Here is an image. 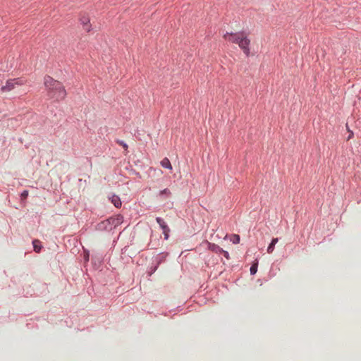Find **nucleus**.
<instances>
[{
	"mask_svg": "<svg viewBox=\"0 0 361 361\" xmlns=\"http://www.w3.org/2000/svg\"><path fill=\"white\" fill-rule=\"evenodd\" d=\"M161 166L165 169H168L169 170H172V165L168 158H164L161 161Z\"/></svg>",
	"mask_w": 361,
	"mask_h": 361,
	"instance_id": "nucleus-7",
	"label": "nucleus"
},
{
	"mask_svg": "<svg viewBox=\"0 0 361 361\" xmlns=\"http://www.w3.org/2000/svg\"><path fill=\"white\" fill-rule=\"evenodd\" d=\"M44 84L47 90L48 96L50 99L56 101L63 100L66 96V91L63 85L54 80L50 76H45Z\"/></svg>",
	"mask_w": 361,
	"mask_h": 361,
	"instance_id": "nucleus-1",
	"label": "nucleus"
},
{
	"mask_svg": "<svg viewBox=\"0 0 361 361\" xmlns=\"http://www.w3.org/2000/svg\"><path fill=\"white\" fill-rule=\"evenodd\" d=\"M220 253H222L226 259H229V254L227 251L223 250Z\"/></svg>",
	"mask_w": 361,
	"mask_h": 361,
	"instance_id": "nucleus-19",
	"label": "nucleus"
},
{
	"mask_svg": "<svg viewBox=\"0 0 361 361\" xmlns=\"http://www.w3.org/2000/svg\"><path fill=\"white\" fill-rule=\"evenodd\" d=\"M24 83L25 82L20 78L10 79L6 81L5 85L1 87V90L2 92H10L13 90L16 85H23Z\"/></svg>",
	"mask_w": 361,
	"mask_h": 361,
	"instance_id": "nucleus-3",
	"label": "nucleus"
},
{
	"mask_svg": "<svg viewBox=\"0 0 361 361\" xmlns=\"http://www.w3.org/2000/svg\"><path fill=\"white\" fill-rule=\"evenodd\" d=\"M231 241L234 244H238L240 243V236L237 234H233L231 237Z\"/></svg>",
	"mask_w": 361,
	"mask_h": 361,
	"instance_id": "nucleus-13",
	"label": "nucleus"
},
{
	"mask_svg": "<svg viewBox=\"0 0 361 361\" xmlns=\"http://www.w3.org/2000/svg\"><path fill=\"white\" fill-rule=\"evenodd\" d=\"M156 221L159 224V226L161 228L162 230L164 229V227L168 226L165 221H164V219H162L160 217H157Z\"/></svg>",
	"mask_w": 361,
	"mask_h": 361,
	"instance_id": "nucleus-12",
	"label": "nucleus"
},
{
	"mask_svg": "<svg viewBox=\"0 0 361 361\" xmlns=\"http://www.w3.org/2000/svg\"><path fill=\"white\" fill-rule=\"evenodd\" d=\"M32 243L34 246V250L36 252H39V251L41 250V246L39 245L40 241L38 240H35Z\"/></svg>",
	"mask_w": 361,
	"mask_h": 361,
	"instance_id": "nucleus-11",
	"label": "nucleus"
},
{
	"mask_svg": "<svg viewBox=\"0 0 361 361\" xmlns=\"http://www.w3.org/2000/svg\"><path fill=\"white\" fill-rule=\"evenodd\" d=\"M28 195V191L27 190H24L22 193H21V197L22 199H25Z\"/></svg>",
	"mask_w": 361,
	"mask_h": 361,
	"instance_id": "nucleus-17",
	"label": "nucleus"
},
{
	"mask_svg": "<svg viewBox=\"0 0 361 361\" xmlns=\"http://www.w3.org/2000/svg\"><path fill=\"white\" fill-rule=\"evenodd\" d=\"M250 271V274L252 275L256 274L257 271V262L255 263L251 266Z\"/></svg>",
	"mask_w": 361,
	"mask_h": 361,
	"instance_id": "nucleus-15",
	"label": "nucleus"
},
{
	"mask_svg": "<svg viewBox=\"0 0 361 361\" xmlns=\"http://www.w3.org/2000/svg\"><path fill=\"white\" fill-rule=\"evenodd\" d=\"M205 243L207 245L208 250H209L214 252L220 253L221 251H223V249L216 244L211 243L208 241H207Z\"/></svg>",
	"mask_w": 361,
	"mask_h": 361,
	"instance_id": "nucleus-6",
	"label": "nucleus"
},
{
	"mask_svg": "<svg viewBox=\"0 0 361 361\" xmlns=\"http://www.w3.org/2000/svg\"><path fill=\"white\" fill-rule=\"evenodd\" d=\"M119 145H121L125 149H128V145L127 144H126L123 141H119L118 142Z\"/></svg>",
	"mask_w": 361,
	"mask_h": 361,
	"instance_id": "nucleus-18",
	"label": "nucleus"
},
{
	"mask_svg": "<svg viewBox=\"0 0 361 361\" xmlns=\"http://www.w3.org/2000/svg\"><path fill=\"white\" fill-rule=\"evenodd\" d=\"M224 39L233 44H236L242 49L243 53L249 56L250 54V39L245 32H228L224 36Z\"/></svg>",
	"mask_w": 361,
	"mask_h": 361,
	"instance_id": "nucleus-2",
	"label": "nucleus"
},
{
	"mask_svg": "<svg viewBox=\"0 0 361 361\" xmlns=\"http://www.w3.org/2000/svg\"><path fill=\"white\" fill-rule=\"evenodd\" d=\"M80 21L82 25V28L86 32H90L92 30V25L90 24V19L87 16H82L80 18Z\"/></svg>",
	"mask_w": 361,
	"mask_h": 361,
	"instance_id": "nucleus-5",
	"label": "nucleus"
},
{
	"mask_svg": "<svg viewBox=\"0 0 361 361\" xmlns=\"http://www.w3.org/2000/svg\"><path fill=\"white\" fill-rule=\"evenodd\" d=\"M352 135H353V133H351V134H349V137H348V140L351 138Z\"/></svg>",
	"mask_w": 361,
	"mask_h": 361,
	"instance_id": "nucleus-20",
	"label": "nucleus"
},
{
	"mask_svg": "<svg viewBox=\"0 0 361 361\" xmlns=\"http://www.w3.org/2000/svg\"><path fill=\"white\" fill-rule=\"evenodd\" d=\"M279 241V239L277 238H274L272 239L271 243L269 244V245L267 247V252L268 253H272L274 250V247H275V245L278 243Z\"/></svg>",
	"mask_w": 361,
	"mask_h": 361,
	"instance_id": "nucleus-9",
	"label": "nucleus"
},
{
	"mask_svg": "<svg viewBox=\"0 0 361 361\" xmlns=\"http://www.w3.org/2000/svg\"><path fill=\"white\" fill-rule=\"evenodd\" d=\"M123 222V216L118 215L114 217H111L104 221V224H111L113 228H115Z\"/></svg>",
	"mask_w": 361,
	"mask_h": 361,
	"instance_id": "nucleus-4",
	"label": "nucleus"
},
{
	"mask_svg": "<svg viewBox=\"0 0 361 361\" xmlns=\"http://www.w3.org/2000/svg\"><path fill=\"white\" fill-rule=\"evenodd\" d=\"M160 195H171V192L169 189L166 188L161 191H160Z\"/></svg>",
	"mask_w": 361,
	"mask_h": 361,
	"instance_id": "nucleus-16",
	"label": "nucleus"
},
{
	"mask_svg": "<svg viewBox=\"0 0 361 361\" xmlns=\"http://www.w3.org/2000/svg\"><path fill=\"white\" fill-rule=\"evenodd\" d=\"M111 201L116 207L119 208L121 207V201L118 196L113 195L111 198Z\"/></svg>",
	"mask_w": 361,
	"mask_h": 361,
	"instance_id": "nucleus-8",
	"label": "nucleus"
},
{
	"mask_svg": "<svg viewBox=\"0 0 361 361\" xmlns=\"http://www.w3.org/2000/svg\"><path fill=\"white\" fill-rule=\"evenodd\" d=\"M169 232H170V228H169V226L167 227H164V229H163V233L164 235V238L166 240H167L169 238Z\"/></svg>",
	"mask_w": 361,
	"mask_h": 361,
	"instance_id": "nucleus-14",
	"label": "nucleus"
},
{
	"mask_svg": "<svg viewBox=\"0 0 361 361\" xmlns=\"http://www.w3.org/2000/svg\"><path fill=\"white\" fill-rule=\"evenodd\" d=\"M98 228L100 230L104 229L108 231H111L113 227L111 224H104V221L98 224Z\"/></svg>",
	"mask_w": 361,
	"mask_h": 361,
	"instance_id": "nucleus-10",
	"label": "nucleus"
}]
</instances>
